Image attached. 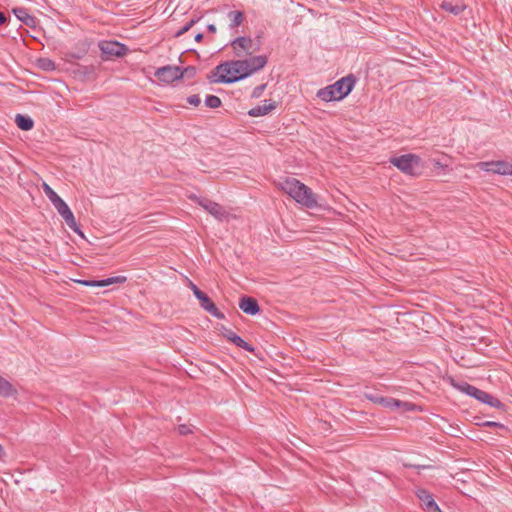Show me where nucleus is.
Returning a JSON list of instances; mask_svg holds the SVG:
<instances>
[{"label":"nucleus","mask_w":512,"mask_h":512,"mask_svg":"<svg viewBox=\"0 0 512 512\" xmlns=\"http://www.w3.org/2000/svg\"><path fill=\"white\" fill-rule=\"evenodd\" d=\"M196 298L199 300L201 307L213 317L220 320L225 318L224 314L216 307V305L204 292H202Z\"/></svg>","instance_id":"obj_15"},{"label":"nucleus","mask_w":512,"mask_h":512,"mask_svg":"<svg viewBox=\"0 0 512 512\" xmlns=\"http://www.w3.org/2000/svg\"><path fill=\"white\" fill-rule=\"evenodd\" d=\"M223 335L227 340H229L236 346H238L248 352L254 351V348L249 343H247L244 339H242L240 336H238L232 330L224 329Z\"/></svg>","instance_id":"obj_18"},{"label":"nucleus","mask_w":512,"mask_h":512,"mask_svg":"<svg viewBox=\"0 0 512 512\" xmlns=\"http://www.w3.org/2000/svg\"><path fill=\"white\" fill-rule=\"evenodd\" d=\"M227 17L230 20L231 28L240 26L244 21V14L241 11L237 10L228 12Z\"/></svg>","instance_id":"obj_20"},{"label":"nucleus","mask_w":512,"mask_h":512,"mask_svg":"<svg viewBox=\"0 0 512 512\" xmlns=\"http://www.w3.org/2000/svg\"><path fill=\"white\" fill-rule=\"evenodd\" d=\"M42 188L51 203L60 197L47 183L44 182Z\"/></svg>","instance_id":"obj_27"},{"label":"nucleus","mask_w":512,"mask_h":512,"mask_svg":"<svg viewBox=\"0 0 512 512\" xmlns=\"http://www.w3.org/2000/svg\"><path fill=\"white\" fill-rule=\"evenodd\" d=\"M415 495L421 502V506L425 512H442L437 503L435 502L433 495L426 489L417 488Z\"/></svg>","instance_id":"obj_13"},{"label":"nucleus","mask_w":512,"mask_h":512,"mask_svg":"<svg viewBox=\"0 0 512 512\" xmlns=\"http://www.w3.org/2000/svg\"><path fill=\"white\" fill-rule=\"evenodd\" d=\"M37 65L44 71H53L55 70V63L49 58H40L37 61Z\"/></svg>","instance_id":"obj_24"},{"label":"nucleus","mask_w":512,"mask_h":512,"mask_svg":"<svg viewBox=\"0 0 512 512\" xmlns=\"http://www.w3.org/2000/svg\"><path fill=\"white\" fill-rule=\"evenodd\" d=\"M189 287L192 290L193 295L195 297H197L198 295H200L202 293V291L192 281H189Z\"/></svg>","instance_id":"obj_32"},{"label":"nucleus","mask_w":512,"mask_h":512,"mask_svg":"<svg viewBox=\"0 0 512 512\" xmlns=\"http://www.w3.org/2000/svg\"><path fill=\"white\" fill-rule=\"evenodd\" d=\"M441 8L454 14V15H458L464 10L465 7L463 5H458V4L453 5L450 2L444 1L441 4Z\"/></svg>","instance_id":"obj_23"},{"label":"nucleus","mask_w":512,"mask_h":512,"mask_svg":"<svg viewBox=\"0 0 512 512\" xmlns=\"http://www.w3.org/2000/svg\"><path fill=\"white\" fill-rule=\"evenodd\" d=\"M7 21V18L5 16V14L3 12H0V25H3L4 23H6Z\"/></svg>","instance_id":"obj_37"},{"label":"nucleus","mask_w":512,"mask_h":512,"mask_svg":"<svg viewBox=\"0 0 512 512\" xmlns=\"http://www.w3.org/2000/svg\"><path fill=\"white\" fill-rule=\"evenodd\" d=\"M451 385L458 391H460L466 395H469V396L477 399L478 401H480L484 404H487L491 407H494V408L503 407V404L501 403V401L499 399H497L496 397L492 396L491 394H489L485 391H482V390L476 388L473 385L468 384L467 382L458 383L455 380L451 379Z\"/></svg>","instance_id":"obj_4"},{"label":"nucleus","mask_w":512,"mask_h":512,"mask_svg":"<svg viewBox=\"0 0 512 512\" xmlns=\"http://www.w3.org/2000/svg\"><path fill=\"white\" fill-rule=\"evenodd\" d=\"M16 390L12 386L10 382H8L5 378L0 376V396L10 397L12 396Z\"/></svg>","instance_id":"obj_21"},{"label":"nucleus","mask_w":512,"mask_h":512,"mask_svg":"<svg viewBox=\"0 0 512 512\" xmlns=\"http://www.w3.org/2000/svg\"><path fill=\"white\" fill-rule=\"evenodd\" d=\"M13 13L21 22L25 24H31L34 21V18L25 8H15L13 9Z\"/></svg>","instance_id":"obj_22"},{"label":"nucleus","mask_w":512,"mask_h":512,"mask_svg":"<svg viewBox=\"0 0 512 512\" xmlns=\"http://www.w3.org/2000/svg\"><path fill=\"white\" fill-rule=\"evenodd\" d=\"M178 432L181 435H187V434L191 433V429L186 424H181L178 426Z\"/></svg>","instance_id":"obj_31"},{"label":"nucleus","mask_w":512,"mask_h":512,"mask_svg":"<svg viewBox=\"0 0 512 512\" xmlns=\"http://www.w3.org/2000/svg\"><path fill=\"white\" fill-rule=\"evenodd\" d=\"M154 75L159 81L166 84H170L175 80L183 78V72H181V69L177 66L171 65L158 68Z\"/></svg>","instance_id":"obj_10"},{"label":"nucleus","mask_w":512,"mask_h":512,"mask_svg":"<svg viewBox=\"0 0 512 512\" xmlns=\"http://www.w3.org/2000/svg\"><path fill=\"white\" fill-rule=\"evenodd\" d=\"M181 72H183V76L186 74V75H194L195 72H196V69L194 67H186L184 70H181Z\"/></svg>","instance_id":"obj_33"},{"label":"nucleus","mask_w":512,"mask_h":512,"mask_svg":"<svg viewBox=\"0 0 512 512\" xmlns=\"http://www.w3.org/2000/svg\"><path fill=\"white\" fill-rule=\"evenodd\" d=\"M365 396H366L367 399H369L370 401H372L374 403H379V399L383 398V397L376 396V395H371V394H366Z\"/></svg>","instance_id":"obj_36"},{"label":"nucleus","mask_w":512,"mask_h":512,"mask_svg":"<svg viewBox=\"0 0 512 512\" xmlns=\"http://www.w3.org/2000/svg\"><path fill=\"white\" fill-rule=\"evenodd\" d=\"M237 58H244L252 55L259 49L250 37H237L230 43Z\"/></svg>","instance_id":"obj_7"},{"label":"nucleus","mask_w":512,"mask_h":512,"mask_svg":"<svg viewBox=\"0 0 512 512\" xmlns=\"http://www.w3.org/2000/svg\"><path fill=\"white\" fill-rule=\"evenodd\" d=\"M379 404H381L385 407L391 408V409L398 408L401 405H406V403H402L399 400H396L393 398H384V397L382 399H379Z\"/></svg>","instance_id":"obj_25"},{"label":"nucleus","mask_w":512,"mask_h":512,"mask_svg":"<svg viewBox=\"0 0 512 512\" xmlns=\"http://www.w3.org/2000/svg\"><path fill=\"white\" fill-rule=\"evenodd\" d=\"M205 105L209 108H218L221 106V99L215 95H208L205 99Z\"/></svg>","instance_id":"obj_26"},{"label":"nucleus","mask_w":512,"mask_h":512,"mask_svg":"<svg viewBox=\"0 0 512 512\" xmlns=\"http://www.w3.org/2000/svg\"><path fill=\"white\" fill-rule=\"evenodd\" d=\"M239 308L248 315H256L260 311L259 304L256 299L244 296L239 301Z\"/></svg>","instance_id":"obj_16"},{"label":"nucleus","mask_w":512,"mask_h":512,"mask_svg":"<svg viewBox=\"0 0 512 512\" xmlns=\"http://www.w3.org/2000/svg\"><path fill=\"white\" fill-rule=\"evenodd\" d=\"M202 38H203V34L202 33H198V34L195 35V40L198 41V42L201 41Z\"/></svg>","instance_id":"obj_39"},{"label":"nucleus","mask_w":512,"mask_h":512,"mask_svg":"<svg viewBox=\"0 0 512 512\" xmlns=\"http://www.w3.org/2000/svg\"><path fill=\"white\" fill-rule=\"evenodd\" d=\"M4 456H5L4 448H3V446L0 444V459H2Z\"/></svg>","instance_id":"obj_40"},{"label":"nucleus","mask_w":512,"mask_h":512,"mask_svg":"<svg viewBox=\"0 0 512 512\" xmlns=\"http://www.w3.org/2000/svg\"><path fill=\"white\" fill-rule=\"evenodd\" d=\"M239 64H242V70L245 74V78L256 73L257 71L263 69L267 62V56L265 55H258V56H252L249 58H238L237 59Z\"/></svg>","instance_id":"obj_8"},{"label":"nucleus","mask_w":512,"mask_h":512,"mask_svg":"<svg viewBox=\"0 0 512 512\" xmlns=\"http://www.w3.org/2000/svg\"><path fill=\"white\" fill-rule=\"evenodd\" d=\"M126 281V276H114L103 280H76L77 283L88 287H106L111 284H122Z\"/></svg>","instance_id":"obj_14"},{"label":"nucleus","mask_w":512,"mask_h":512,"mask_svg":"<svg viewBox=\"0 0 512 512\" xmlns=\"http://www.w3.org/2000/svg\"><path fill=\"white\" fill-rule=\"evenodd\" d=\"M476 167L485 172H492L503 176H512V163L507 161L478 162Z\"/></svg>","instance_id":"obj_9"},{"label":"nucleus","mask_w":512,"mask_h":512,"mask_svg":"<svg viewBox=\"0 0 512 512\" xmlns=\"http://www.w3.org/2000/svg\"><path fill=\"white\" fill-rule=\"evenodd\" d=\"M99 48L107 58L124 56L128 50L124 44L117 41H102Z\"/></svg>","instance_id":"obj_12"},{"label":"nucleus","mask_w":512,"mask_h":512,"mask_svg":"<svg viewBox=\"0 0 512 512\" xmlns=\"http://www.w3.org/2000/svg\"><path fill=\"white\" fill-rule=\"evenodd\" d=\"M207 30L210 32V33H215L216 32V26L214 24H209L207 26Z\"/></svg>","instance_id":"obj_38"},{"label":"nucleus","mask_w":512,"mask_h":512,"mask_svg":"<svg viewBox=\"0 0 512 512\" xmlns=\"http://www.w3.org/2000/svg\"><path fill=\"white\" fill-rule=\"evenodd\" d=\"M354 85V77L346 76L339 79L332 85L319 89L317 92V97L325 102L340 101L352 91Z\"/></svg>","instance_id":"obj_3"},{"label":"nucleus","mask_w":512,"mask_h":512,"mask_svg":"<svg viewBox=\"0 0 512 512\" xmlns=\"http://www.w3.org/2000/svg\"><path fill=\"white\" fill-rule=\"evenodd\" d=\"M15 122L17 126L24 131L31 130L33 128L34 122L30 117L24 116L22 114H17L15 117Z\"/></svg>","instance_id":"obj_19"},{"label":"nucleus","mask_w":512,"mask_h":512,"mask_svg":"<svg viewBox=\"0 0 512 512\" xmlns=\"http://www.w3.org/2000/svg\"><path fill=\"white\" fill-rule=\"evenodd\" d=\"M242 64L238 60L226 61L215 67L212 75L209 77L212 83H234L245 78Z\"/></svg>","instance_id":"obj_2"},{"label":"nucleus","mask_w":512,"mask_h":512,"mask_svg":"<svg viewBox=\"0 0 512 512\" xmlns=\"http://www.w3.org/2000/svg\"><path fill=\"white\" fill-rule=\"evenodd\" d=\"M277 186L289 195L296 203L306 207H317V197L315 193L304 183L294 177H283L277 181Z\"/></svg>","instance_id":"obj_1"},{"label":"nucleus","mask_w":512,"mask_h":512,"mask_svg":"<svg viewBox=\"0 0 512 512\" xmlns=\"http://www.w3.org/2000/svg\"><path fill=\"white\" fill-rule=\"evenodd\" d=\"M433 165H434L435 168H438V169H441V170H446L448 168V165L443 164V163H441L438 160H434L433 161Z\"/></svg>","instance_id":"obj_34"},{"label":"nucleus","mask_w":512,"mask_h":512,"mask_svg":"<svg viewBox=\"0 0 512 512\" xmlns=\"http://www.w3.org/2000/svg\"><path fill=\"white\" fill-rule=\"evenodd\" d=\"M484 426L504 428V426H503L501 423L494 422V421H486V422L484 423Z\"/></svg>","instance_id":"obj_35"},{"label":"nucleus","mask_w":512,"mask_h":512,"mask_svg":"<svg viewBox=\"0 0 512 512\" xmlns=\"http://www.w3.org/2000/svg\"><path fill=\"white\" fill-rule=\"evenodd\" d=\"M190 198L195 200L201 207H203L209 214H211L217 220L222 221L228 217V213L220 204L207 199L198 198L197 196H191Z\"/></svg>","instance_id":"obj_11"},{"label":"nucleus","mask_w":512,"mask_h":512,"mask_svg":"<svg viewBox=\"0 0 512 512\" xmlns=\"http://www.w3.org/2000/svg\"><path fill=\"white\" fill-rule=\"evenodd\" d=\"M276 108V103L273 100H264L262 105L253 107L248 111V115L251 117H260L267 115Z\"/></svg>","instance_id":"obj_17"},{"label":"nucleus","mask_w":512,"mask_h":512,"mask_svg":"<svg viewBox=\"0 0 512 512\" xmlns=\"http://www.w3.org/2000/svg\"><path fill=\"white\" fill-rule=\"evenodd\" d=\"M187 102L192 106H198L201 100L198 95H191L187 98Z\"/></svg>","instance_id":"obj_30"},{"label":"nucleus","mask_w":512,"mask_h":512,"mask_svg":"<svg viewBox=\"0 0 512 512\" xmlns=\"http://www.w3.org/2000/svg\"><path fill=\"white\" fill-rule=\"evenodd\" d=\"M52 205L57 210L58 214L63 218L67 226L81 237H84L83 232L77 224L75 217L66 202L61 197H59L52 203Z\"/></svg>","instance_id":"obj_6"},{"label":"nucleus","mask_w":512,"mask_h":512,"mask_svg":"<svg viewBox=\"0 0 512 512\" xmlns=\"http://www.w3.org/2000/svg\"><path fill=\"white\" fill-rule=\"evenodd\" d=\"M196 22L197 20L191 19L176 33V36H181L186 33Z\"/></svg>","instance_id":"obj_28"},{"label":"nucleus","mask_w":512,"mask_h":512,"mask_svg":"<svg viewBox=\"0 0 512 512\" xmlns=\"http://www.w3.org/2000/svg\"><path fill=\"white\" fill-rule=\"evenodd\" d=\"M390 162L401 172L412 177H417L422 172V161L416 154L409 153L398 157H392Z\"/></svg>","instance_id":"obj_5"},{"label":"nucleus","mask_w":512,"mask_h":512,"mask_svg":"<svg viewBox=\"0 0 512 512\" xmlns=\"http://www.w3.org/2000/svg\"><path fill=\"white\" fill-rule=\"evenodd\" d=\"M266 88V84H261V85H258L257 87H255L252 91V94L251 96L253 98H258L262 95V93L264 92Z\"/></svg>","instance_id":"obj_29"}]
</instances>
